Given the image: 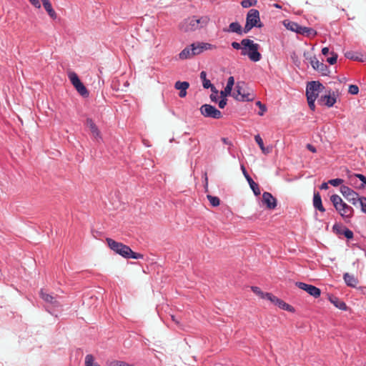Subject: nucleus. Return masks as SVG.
Returning <instances> with one entry per match:
<instances>
[{
	"label": "nucleus",
	"mask_w": 366,
	"mask_h": 366,
	"mask_svg": "<svg viewBox=\"0 0 366 366\" xmlns=\"http://www.w3.org/2000/svg\"><path fill=\"white\" fill-rule=\"evenodd\" d=\"M209 21L208 16H192L181 22L179 29L184 32L194 31L205 28Z\"/></svg>",
	"instance_id": "nucleus-1"
},
{
	"label": "nucleus",
	"mask_w": 366,
	"mask_h": 366,
	"mask_svg": "<svg viewBox=\"0 0 366 366\" xmlns=\"http://www.w3.org/2000/svg\"><path fill=\"white\" fill-rule=\"evenodd\" d=\"M242 46L241 54L243 56L247 55L249 59L252 61H258L261 59V54L258 51L259 45L254 43V41L249 39H244L241 41Z\"/></svg>",
	"instance_id": "nucleus-2"
},
{
	"label": "nucleus",
	"mask_w": 366,
	"mask_h": 366,
	"mask_svg": "<svg viewBox=\"0 0 366 366\" xmlns=\"http://www.w3.org/2000/svg\"><path fill=\"white\" fill-rule=\"evenodd\" d=\"M245 84L243 81H238L235 86V90L232 94V97L242 102H249L252 101L254 99L253 94L249 92H246L244 89Z\"/></svg>",
	"instance_id": "nucleus-3"
},
{
	"label": "nucleus",
	"mask_w": 366,
	"mask_h": 366,
	"mask_svg": "<svg viewBox=\"0 0 366 366\" xmlns=\"http://www.w3.org/2000/svg\"><path fill=\"white\" fill-rule=\"evenodd\" d=\"M325 89V86L319 81L309 82L306 88L307 99H317L320 93H322Z\"/></svg>",
	"instance_id": "nucleus-4"
},
{
	"label": "nucleus",
	"mask_w": 366,
	"mask_h": 366,
	"mask_svg": "<svg viewBox=\"0 0 366 366\" xmlns=\"http://www.w3.org/2000/svg\"><path fill=\"white\" fill-rule=\"evenodd\" d=\"M68 76L71 82L72 85L74 86L76 90L79 93L82 97H86L89 96V92L85 87V86L80 81L78 75L74 71H69L68 73Z\"/></svg>",
	"instance_id": "nucleus-5"
},
{
	"label": "nucleus",
	"mask_w": 366,
	"mask_h": 366,
	"mask_svg": "<svg viewBox=\"0 0 366 366\" xmlns=\"http://www.w3.org/2000/svg\"><path fill=\"white\" fill-rule=\"evenodd\" d=\"M200 112L205 117L217 119L222 117V112L210 104H203L200 107Z\"/></svg>",
	"instance_id": "nucleus-6"
},
{
	"label": "nucleus",
	"mask_w": 366,
	"mask_h": 366,
	"mask_svg": "<svg viewBox=\"0 0 366 366\" xmlns=\"http://www.w3.org/2000/svg\"><path fill=\"white\" fill-rule=\"evenodd\" d=\"M295 285L298 288L307 292L310 296L315 298H318L321 295L320 289L312 285H309L302 282H296Z\"/></svg>",
	"instance_id": "nucleus-7"
},
{
	"label": "nucleus",
	"mask_w": 366,
	"mask_h": 366,
	"mask_svg": "<svg viewBox=\"0 0 366 366\" xmlns=\"http://www.w3.org/2000/svg\"><path fill=\"white\" fill-rule=\"evenodd\" d=\"M342 194L354 205H356L362 198L359 197V194L347 186L340 187Z\"/></svg>",
	"instance_id": "nucleus-8"
},
{
	"label": "nucleus",
	"mask_w": 366,
	"mask_h": 366,
	"mask_svg": "<svg viewBox=\"0 0 366 366\" xmlns=\"http://www.w3.org/2000/svg\"><path fill=\"white\" fill-rule=\"evenodd\" d=\"M337 101V95L334 92H331L330 90L327 92L325 94L322 95L320 98L318 99V104L324 106H327V107H332Z\"/></svg>",
	"instance_id": "nucleus-9"
},
{
	"label": "nucleus",
	"mask_w": 366,
	"mask_h": 366,
	"mask_svg": "<svg viewBox=\"0 0 366 366\" xmlns=\"http://www.w3.org/2000/svg\"><path fill=\"white\" fill-rule=\"evenodd\" d=\"M39 297L46 304H49L53 307H59L61 306L60 302L56 300V295L48 293L46 290L41 289L39 291Z\"/></svg>",
	"instance_id": "nucleus-10"
},
{
	"label": "nucleus",
	"mask_w": 366,
	"mask_h": 366,
	"mask_svg": "<svg viewBox=\"0 0 366 366\" xmlns=\"http://www.w3.org/2000/svg\"><path fill=\"white\" fill-rule=\"evenodd\" d=\"M106 242L109 249L113 252H133L129 247L121 242H116L112 238H107Z\"/></svg>",
	"instance_id": "nucleus-11"
},
{
	"label": "nucleus",
	"mask_w": 366,
	"mask_h": 366,
	"mask_svg": "<svg viewBox=\"0 0 366 366\" xmlns=\"http://www.w3.org/2000/svg\"><path fill=\"white\" fill-rule=\"evenodd\" d=\"M246 21L252 24V26L259 28L262 26V24L260 21L259 12L257 9H252L248 11Z\"/></svg>",
	"instance_id": "nucleus-12"
},
{
	"label": "nucleus",
	"mask_w": 366,
	"mask_h": 366,
	"mask_svg": "<svg viewBox=\"0 0 366 366\" xmlns=\"http://www.w3.org/2000/svg\"><path fill=\"white\" fill-rule=\"evenodd\" d=\"M310 64L315 70L320 72L322 75H327L330 73L328 66L316 57L310 59Z\"/></svg>",
	"instance_id": "nucleus-13"
},
{
	"label": "nucleus",
	"mask_w": 366,
	"mask_h": 366,
	"mask_svg": "<svg viewBox=\"0 0 366 366\" xmlns=\"http://www.w3.org/2000/svg\"><path fill=\"white\" fill-rule=\"evenodd\" d=\"M262 201L267 209H274L277 207V199L269 192H265L262 194Z\"/></svg>",
	"instance_id": "nucleus-14"
},
{
	"label": "nucleus",
	"mask_w": 366,
	"mask_h": 366,
	"mask_svg": "<svg viewBox=\"0 0 366 366\" xmlns=\"http://www.w3.org/2000/svg\"><path fill=\"white\" fill-rule=\"evenodd\" d=\"M270 302H272L274 305L278 306L280 309H282L283 310L290 312H295V309L294 308V307L286 303L285 302H284L281 299L278 298L277 297L274 296V295L272 297Z\"/></svg>",
	"instance_id": "nucleus-15"
},
{
	"label": "nucleus",
	"mask_w": 366,
	"mask_h": 366,
	"mask_svg": "<svg viewBox=\"0 0 366 366\" xmlns=\"http://www.w3.org/2000/svg\"><path fill=\"white\" fill-rule=\"evenodd\" d=\"M86 126L89 128L94 140L100 142L102 139L101 132L92 119H86Z\"/></svg>",
	"instance_id": "nucleus-16"
},
{
	"label": "nucleus",
	"mask_w": 366,
	"mask_h": 366,
	"mask_svg": "<svg viewBox=\"0 0 366 366\" xmlns=\"http://www.w3.org/2000/svg\"><path fill=\"white\" fill-rule=\"evenodd\" d=\"M241 168L242 170V173H243L244 176L245 177L246 179L247 180V182L249 184V187L252 189V190L253 191L254 194L256 196L259 195L260 189H259V185L253 181V179L248 174L247 172L246 171V169L243 165L241 167Z\"/></svg>",
	"instance_id": "nucleus-17"
},
{
	"label": "nucleus",
	"mask_w": 366,
	"mask_h": 366,
	"mask_svg": "<svg viewBox=\"0 0 366 366\" xmlns=\"http://www.w3.org/2000/svg\"><path fill=\"white\" fill-rule=\"evenodd\" d=\"M336 210L344 218H350L353 214V209L345 202L336 208Z\"/></svg>",
	"instance_id": "nucleus-18"
},
{
	"label": "nucleus",
	"mask_w": 366,
	"mask_h": 366,
	"mask_svg": "<svg viewBox=\"0 0 366 366\" xmlns=\"http://www.w3.org/2000/svg\"><path fill=\"white\" fill-rule=\"evenodd\" d=\"M329 300L331 303L334 305L335 307L337 308L342 310L346 311L347 310V307L344 301L340 300L339 297L332 295L329 297Z\"/></svg>",
	"instance_id": "nucleus-19"
},
{
	"label": "nucleus",
	"mask_w": 366,
	"mask_h": 366,
	"mask_svg": "<svg viewBox=\"0 0 366 366\" xmlns=\"http://www.w3.org/2000/svg\"><path fill=\"white\" fill-rule=\"evenodd\" d=\"M343 279L348 287L355 288L358 284V280L353 274H350L347 272L343 274Z\"/></svg>",
	"instance_id": "nucleus-20"
},
{
	"label": "nucleus",
	"mask_w": 366,
	"mask_h": 366,
	"mask_svg": "<svg viewBox=\"0 0 366 366\" xmlns=\"http://www.w3.org/2000/svg\"><path fill=\"white\" fill-rule=\"evenodd\" d=\"M200 78L202 80V85L204 88H210L212 92L218 94V91L217 90V89L213 86V84H211L210 81L207 79V74L204 71H202L200 73Z\"/></svg>",
	"instance_id": "nucleus-21"
},
{
	"label": "nucleus",
	"mask_w": 366,
	"mask_h": 366,
	"mask_svg": "<svg viewBox=\"0 0 366 366\" xmlns=\"http://www.w3.org/2000/svg\"><path fill=\"white\" fill-rule=\"evenodd\" d=\"M251 290L254 294L258 295L262 299H266V300H268L270 301L272 299V297L273 296V295L270 292H262L261 290V289L257 286H252Z\"/></svg>",
	"instance_id": "nucleus-22"
},
{
	"label": "nucleus",
	"mask_w": 366,
	"mask_h": 366,
	"mask_svg": "<svg viewBox=\"0 0 366 366\" xmlns=\"http://www.w3.org/2000/svg\"><path fill=\"white\" fill-rule=\"evenodd\" d=\"M41 1L42 2L44 8L48 13L49 16L53 19H56L57 15H56L55 11L52 8L50 0H41Z\"/></svg>",
	"instance_id": "nucleus-23"
},
{
	"label": "nucleus",
	"mask_w": 366,
	"mask_h": 366,
	"mask_svg": "<svg viewBox=\"0 0 366 366\" xmlns=\"http://www.w3.org/2000/svg\"><path fill=\"white\" fill-rule=\"evenodd\" d=\"M255 142L259 145L260 149L262 150V153L264 154H267L272 152V147H265L264 145V142L261 137L257 134L254 137Z\"/></svg>",
	"instance_id": "nucleus-24"
},
{
	"label": "nucleus",
	"mask_w": 366,
	"mask_h": 366,
	"mask_svg": "<svg viewBox=\"0 0 366 366\" xmlns=\"http://www.w3.org/2000/svg\"><path fill=\"white\" fill-rule=\"evenodd\" d=\"M313 205L315 208L318 209L320 212H325V209L322 205L321 197L319 194V192H315L314 194V198H313Z\"/></svg>",
	"instance_id": "nucleus-25"
},
{
	"label": "nucleus",
	"mask_w": 366,
	"mask_h": 366,
	"mask_svg": "<svg viewBox=\"0 0 366 366\" xmlns=\"http://www.w3.org/2000/svg\"><path fill=\"white\" fill-rule=\"evenodd\" d=\"M226 32H234L238 34H242V29L241 25L238 22H232L229 24V29H224Z\"/></svg>",
	"instance_id": "nucleus-26"
},
{
	"label": "nucleus",
	"mask_w": 366,
	"mask_h": 366,
	"mask_svg": "<svg viewBox=\"0 0 366 366\" xmlns=\"http://www.w3.org/2000/svg\"><path fill=\"white\" fill-rule=\"evenodd\" d=\"M191 50V46H187L184 48L179 54V58L182 60L187 59L193 57V54Z\"/></svg>",
	"instance_id": "nucleus-27"
},
{
	"label": "nucleus",
	"mask_w": 366,
	"mask_h": 366,
	"mask_svg": "<svg viewBox=\"0 0 366 366\" xmlns=\"http://www.w3.org/2000/svg\"><path fill=\"white\" fill-rule=\"evenodd\" d=\"M125 259H143L144 254L142 253H117Z\"/></svg>",
	"instance_id": "nucleus-28"
},
{
	"label": "nucleus",
	"mask_w": 366,
	"mask_h": 366,
	"mask_svg": "<svg viewBox=\"0 0 366 366\" xmlns=\"http://www.w3.org/2000/svg\"><path fill=\"white\" fill-rule=\"evenodd\" d=\"M284 25L287 29L295 31L296 33H298V30L300 26V25L294 21H285Z\"/></svg>",
	"instance_id": "nucleus-29"
},
{
	"label": "nucleus",
	"mask_w": 366,
	"mask_h": 366,
	"mask_svg": "<svg viewBox=\"0 0 366 366\" xmlns=\"http://www.w3.org/2000/svg\"><path fill=\"white\" fill-rule=\"evenodd\" d=\"M190 46H191V50L192 51V54H193V56L198 55L203 51L201 43H199V42L194 43V44H191Z\"/></svg>",
	"instance_id": "nucleus-30"
},
{
	"label": "nucleus",
	"mask_w": 366,
	"mask_h": 366,
	"mask_svg": "<svg viewBox=\"0 0 366 366\" xmlns=\"http://www.w3.org/2000/svg\"><path fill=\"white\" fill-rule=\"evenodd\" d=\"M85 366H101L94 361V357L92 355L89 354L85 357Z\"/></svg>",
	"instance_id": "nucleus-31"
},
{
	"label": "nucleus",
	"mask_w": 366,
	"mask_h": 366,
	"mask_svg": "<svg viewBox=\"0 0 366 366\" xmlns=\"http://www.w3.org/2000/svg\"><path fill=\"white\" fill-rule=\"evenodd\" d=\"M330 200L332 202L334 207L337 208L340 205H341L344 202L342 198L337 194H333L330 197Z\"/></svg>",
	"instance_id": "nucleus-32"
},
{
	"label": "nucleus",
	"mask_w": 366,
	"mask_h": 366,
	"mask_svg": "<svg viewBox=\"0 0 366 366\" xmlns=\"http://www.w3.org/2000/svg\"><path fill=\"white\" fill-rule=\"evenodd\" d=\"M189 86V84L187 81H177L174 84V88L176 89L183 91L187 90Z\"/></svg>",
	"instance_id": "nucleus-33"
},
{
	"label": "nucleus",
	"mask_w": 366,
	"mask_h": 366,
	"mask_svg": "<svg viewBox=\"0 0 366 366\" xmlns=\"http://www.w3.org/2000/svg\"><path fill=\"white\" fill-rule=\"evenodd\" d=\"M207 199L209 201V203L213 207H217L220 204V200L217 197L212 196V195H207Z\"/></svg>",
	"instance_id": "nucleus-34"
},
{
	"label": "nucleus",
	"mask_w": 366,
	"mask_h": 366,
	"mask_svg": "<svg viewBox=\"0 0 366 366\" xmlns=\"http://www.w3.org/2000/svg\"><path fill=\"white\" fill-rule=\"evenodd\" d=\"M257 3V0H243L241 2V5L244 8H249L250 6H255Z\"/></svg>",
	"instance_id": "nucleus-35"
},
{
	"label": "nucleus",
	"mask_w": 366,
	"mask_h": 366,
	"mask_svg": "<svg viewBox=\"0 0 366 366\" xmlns=\"http://www.w3.org/2000/svg\"><path fill=\"white\" fill-rule=\"evenodd\" d=\"M331 55L332 56L329 57L327 59V61L330 64H335L336 62H337V57H338V55L335 53V52H331Z\"/></svg>",
	"instance_id": "nucleus-36"
},
{
	"label": "nucleus",
	"mask_w": 366,
	"mask_h": 366,
	"mask_svg": "<svg viewBox=\"0 0 366 366\" xmlns=\"http://www.w3.org/2000/svg\"><path fill=\"white\" fill-rule=\"evenodd\" d=\"M348 92L351 94H357L359 92V88L357 85L351 84L349 86Z\"/></svg>",
	"instance_id": "nucleus-37"
},
{
	"label": "nucleus",
	"mask_w": 366,
	"mask_h": 366,
	"mask_svg": "<svg viewBox=\"0 0 366 366\" xmlns=\"http://www.w3.org/2000/svg\"><path fill=\"white\" fill-rule=\"evenodd\" d=\"M307 31L312 32V28H309V27H306V26H300V28H299L297 34H302V35L305 36Z\"/></svg>",
	"instance_id": "nucleus-38"
},
{
	"label": "nucleus",
	"mask_w": 366,
	"mask_h": 366,
	"mask_svg": "<svg viewBox=\"0 0 366 366\" xmlns=\"http://www.w3.org/2000/svg\"><path fill=\"white\" fill-rule=\"evenodd\" d=\"M342 182H343V180L342 179H339V178L330 179L328 182L329 184H330L331 185H332L334 187H337L340 184H341Z\"/></svg>",
	"instance_id": "nucleus-39"
},
{
	"label": "nucleus",
	"mask_w": 366,
	"mask_h": 366,
	"mask_svg": "<svg viewBox=\"0 0 366 366\" xmlns=\"http://www.w3.org/2000/svg\"><path fill=\"white\" fill-rule=\"evenodd\" d=\"M256 105L257 107H259V108L260 109V112H259V115L260 116H262L264 114V113L266 112L267 110V108H266V106L263 104L261 103V102L258 101L256 102Z\"/></svg>",
	"instance_id": "nucleus-40"
},
{
	"label": "nucleus",
	"mask_w": 366,
	"mask_h": 366,
	"mask_svg": "<svg viewBox=\"0 0 366 366\" xmlns=\"http://www.w3.org/2000/svg\"><path fill=\"white\" fill-rule=\"evenodd\" d=\"M202 50H211L216 49V46L209 44V43H201Z\"/></svg>",
	"instance_id": "nucleus-41"
},
{
	"label": "nucleus",
	"mask_w": 366,
	"mask_h": 366,
	"mask_svg": "<svg viewBox=\"0 0 366 366\" xmlns=\"http://www.w3.org/2000/svg\"><path fill=\"white\" fill-rule=\"evenodd\" d=\"M232 89L229 88V86H226L224 89V91H222L220 92L221 97L226 98V97L231 94Z\"/></svg>",
	"instance_id": "nucleus-42"
},
{
	"label": "nucleus",
	"mask_w": 366,
	"mask_h": 366,
	"mask_svg": "<svg viewBox=\"0 0 366 366\" xmlns=\"http://www.w3.org/2000/svg\"><path fill=\"white\" fill-rule=\"evenodd\" d=\"M355 177L359 178L360 180L362 182L361 184V187H365L366 186V177L361 174H356L354 175Z\"/></svg>",
	"instance_id": "nucleus-43"
},
{
	"label": "nucleus",
	"mask_w": 366,
	"mask_h": 366,
	"mask_svg": "<svg viewBox=\"0 0 366 366\" xmlns=\"http://www.w3.org/2000/svg\"><path fill=\"white\" fill-rule=\"evenodd\" d=\"M345 57L352 60H360L357 56L355 55L352 51H347L345 53Z\"/></svg>",
	"instance_id": "nucleus-44"
},
{
	"label": "nucleus",
	"mask_w": 366,
	"mask_h": 366,
	"mask_svg": "<svg viewBox=\"0 0 366 366\" xmlns=\"http://www.w3.org/2000/svg\"><path fill=\"white\" fill-rule=\"evenodd\" d=\"M110 366H131V365L123 361H114L111 362Z\"/></svg>",
	"instance_id": "nucleus-45"
},
{
	"label": "nucleus",
	"mask_w": 366,
	"mask_h": 366,
	"mask_svg": "<svg viewBox=\"0 0 366 366\" xmlns=\"http://www.w3.org/2000/svg\"><path fill=\"white\" fill-rule=\"evenodd\" d=\"M315 100L316 99H307L309 107L312 111H314L315 109Z\"/></svg>",
	"instance_id": "nucleus-46"
},
{
	"label": "nucleus",
	"mask_w": 366,
	"mask_h": 366,
	"mask_svg": "<svg viewBox=\"0 0 366 366\" xmlns=\"http://www.w3.org/2000/svg\"><path fill=\"white\" fill-rule=\"evenodd\" d=\"M359 202L361 205L362 211L366 213V198H362Z\"/></svg>",
	"instance_id": "nucleus-47"
},
{
	"label": "nucleus",
	"mask_w": 366,
	"mask_h": 366,
	"mask_svg": "<svg viewBox=\"0 0 366 366\" xmlns=\"http://www.w3.org/2000/svg\"><path fill=\"white\" fill-rule=\"evenodd\" d=\"M343 234L345 237H347V239H351L353 237V232L349 229H345Z\"/></svg>",
	"instance_id": "nucleus-48"
},
{
	"label": "nucleus",
	"mask_w": 366,
	"mask_h": 366,
	"mask_svg": "<svg viewBox=\"0 0 366 366\" xmlns=\"http://www.w3.org/2000/svg\"><path fill=\"white\" fill-rule=\"evenodd\" d=\"M253 27H254V26H252V24H250L249 22H247L246 21V24L244 27V33L247 34L248 33Z\"/></svg>",
	"instance_id": "nucleus-49"
},
{
	"label": "nucleus",
	"mask_w": 366,
	"mask_h": 366,
	"mask_svg": "<svg viewBox=\"0 0 366 366\" xmlns=\"http://www.w3.org/2000/svg\"><path fill=\"white\" fill-rule=\"evenodd\" d=\"M234 84V79L233 76H229L227 80V84L226 86H229V88L232 89V87Z\"/></svg>",
	"instance_id": "nucleus-50"
},
{
	"label": "nucleus",
	"mask_w": 366,
	"mask_h": 366,
	"mask_svg": "<svg viewBox=\"0 0 366 366\" xmlns=\"http://www.w3.org/2000/svg\"><path fill=\"white\" fill-rule=\"evenodd\" d=\"M29 2L36 8L40 9L41 8V4L39 0H29Z\"/></svg>",
	"instance_id": "nucleus-51"
},
{
	"label": "nucleus",
	"mask_w": 366,
	"mask_h": 366,
	"mask_svg": "<svg viewBox=\"0 0 366 366\" xmlns=\"http://www.w3.org/2000/svg\"><path fill=\"white\" fill-rule=\"evenodd\" d=\"M222 142L224 144H226V145H227L229 147L228 149H229V148L233 146L232 142L229 141L227 138H225V137L222 138Z\"/></svg>",
	"instance_id": "nucleus-52"
},
{
	"label": "nucleus",
	"mask_w": 366,
	"mask_h": 366,
	"mask_svg": "<svg viewBox=\"0 0 366 366\" xmlns=\"http://www.w3.org/2000/svg\"><path fill=\"white\" fill-rule=\"evenodd\" d=\"M222 99L219 102V107L221 109H223L227 104V99L222 97Z\"/></svg>",
	"instance_id": "nucleus-53"
},
{
	"label": "nucleus",
	"mask_w": 366,
	"mask_h": 366,
	"mask_svg": "<svg viewBox=\"0 0 366 366\" xmlns=\"http://www.w3.org/2000/svg\"><path fill=\"white\" fill-rule=\"evenodd\" d=\"M232 46L235 49H241L242 50V48L241 43H238L236 41H234L232 43Z\"/></svg>",
	"instance_id": "nucleus-54"
},
{
	"label": "nucleus",
	"mask_w": 366,
	"mask_h": 366,
	"mask_svg": "<svg viewBox=\"0 0 366 366\" xmlns=\"http://www.w3.org/2000/svg\"><path fill=\"white\" fill-rule=\"evenodd\" d=\"M307 148L313 153H315L317 152L316 148L310 144H307Z\"/></svg>",
	"instance_id": "nucleus-55"
},
{
	"label": "nucleus",
	"mask_w": 366,
	"mask_h": 366,
	"mask_svg": "<svg viewBox=\"0 0 366 366\" xmlns=\"http://www.w3.org/2000/svg\"><path fill=\"white\" fill-rule=\"evenodd\" d=\"M210 99L212 102H216L217 101V94L212 92L210 95Z\"/></svg>",
	"instance_id": "nucleus-56"
},
{
	"label": "nucleus",
	"mask_w": 366,
	"mask_h": 366,
	"mask_svg": "<svg viewBox=\"0 0 366 366\" xmlns=\"http://www.w3.org/2000/svg\"><path fill=\"white\" fill-rule=\"evenodd\" d=\"M316 34H317V32L314 29H312V32L307 31L305 36H314L316 35Z\"/></svg>",
	"instance_id": "nucleus-57"
},
{
	"label": "nucleus",
	"mask_w": 366,
	"mask_h": 366,
	"mask_svg": "<svg viewBox=\"0 0 366 366\" xmlns=\"http://www.w3.org/2000/svg\"><path fill=\"white\" fill-rule=\"evenodd\" d=\"M330 51H329V49L327 47H324L322 48V54L323 55H327L329 54Z\"/></svg>",
	"instance_id": "nucleus-58"
},
{
	"label": "nucleus",
	"mask_w": 366,
	"mask_h": 366,
	"mask_svg": "<svg viewBox=\"0 0 366 366\" xmlns=\"http://www.w3.org/2000/svg\"><path fill=\"white\" fill-rule=\"evenodd\" d=\"M321 189H328V183L324 182L320 186Z\"/></svg>",
	"instance_id": "nucleus-59"
},
{
	"label": "nucleus",
	"mask_w": 366,
	"mask_h": 366,
	"mask_svg": "<svg viewBox=\"0 0 366 366\" xmlns=\"http://www.w3.org/2000/svg\"><path fill=\"white\" fill-rule=\"evenodd\" d=\"M179 95L182 98L186 97V95H187V90L180 91Z\"/></svg>",
	"instance_id": "nucleus-60"
},
{
	"label": "nucleus",
	"mask_w": 366,
	"mask_h": 366,
	"mask_svg": "<svg viewBox=\"0 0 366 366\" xmlns=\"http://www.w3.org/2000/svg\"><path fill=\"white\" fill-rule=\"evenodd\" d=\"M359 290H360L362 293H364V294L366 293V287H359Z\"/></svg>",
	"instance_id": "nucleus-61"
},
{
	"label": "nucleus",
	"mask_w": 366,
	"mask_h": 366,
	"mask_svg": "<svg viewBox=\"0 0 366 366\" xmlns=\"http://www.w3.org/2000/svg\"><path fill=\"white\" fill-rule=\"evenodd\" d=\"M204 176H205V186L207 187L208 178H207V174H205Z\"/></svg>",
	"instance_id": "nucleus-62"
},
{
	"label": "nucleus",
	"mask_w": 366,
	"mask_h": 366,
	"mask_svg": "<svg viewBox=\"0 0 366 366\" xmlns=\"http://www.w3.org/2000/svg\"><path fill=\"white\" fill-rule=\"evenodd\" d=\"M45 309H46V310L49 313H50V314H51V315H54V313H53V312H52L49 309V307H45Z\"/></svg>",
	"instance_id": "nucleus-63"
},
{
	"label": "nucleus",
	"mask_w": 366,
	"mask_h": 366,
	"mask_svg": "<svg viewBox=\"0 0 366 366\" xmlns=\"http://www.w3.org/2000/svg\"><path fill=\"white\" fill-rule=\"evenodd\" d=\"M172 320L175 322H178L177 320L175 319V317L174 315H172Z\"/></svg>",
	"instance_id": "nucleus-64"
}]
</instances>
